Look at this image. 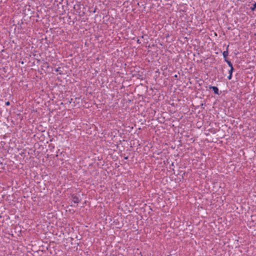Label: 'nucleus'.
<instances>
[{
    "mask_svg": "<svg viewBox=\"0 0 256 256\" xmlns=\"http://www.w3.org/2000/svg\"><path fill=\"white\" fill-rule=\"evenodd\" d=\"M209 88L212 89L214 90V94H220L218 88L216 86H210Z\"/></svg>",
    "mask_w": 256,
    "mask_h": 256,
    "instance_id": "nucleus-1",
    "label": "nucleus"
},
{
    "mask_svg": "<svg viewBox=\"0 0 256 256\" xmlns=\"http://www.w3.org/2000/svg\"><path fill=\"white\" fill-rule=\"evenodd\" d=\"M228 46H227L226 50L224 51L222 53L224 58V60H228L227 56H228Z\"/></svg>",
    "mask_w": 256,
    "mask_h": 256,
    "instance_id": "nucleus-2",
    "label": "nucleus"
},
{
    "mask_svg": "<svg viewBox=\"0 0 256 256\" xmlns=\"http://www.w3.org/2000/svg\"><path fill=\"white\" fill-rule=\"evenodd\" d=\"M72 201L74 202L76 204H78L80 200L77 197L74 196L72 198Z\"/></svg>",
    "mask_w": 256,
    "mask_h": 256,
    "instance_id": "nucleus-3",
    "label": "nucleus"
},
{
    "mask_svg": "<svg viewBox=\"0 0 256 256\" xmlns=\"http://www.w3.org/2000/svg\"><path fill=\"white\" fill-rule=\"evenodd\" d=\"M225 62H227V64H228V66L232 68V63L229 61L228 60H226Z\"/></svg>",
    "mask_w": 256,
    "mask_h": 256,
    "instance_id": "nucleus-4",
    "label": "nucleus"
},
{
    "mask_svg": "<svg viewBox=\"0 0 256 256\" xmlns=\"http://www.w3.org/2000/svg\"><path fill=\"white\" fill-rule=\"evenodd\" d=\"M256 8V2H255L253 4V6L252 7L250 8V10H251L252 11H254L255 10Z\"/></svg>",
    "mask_w": 256,
    "mask_h": 256,
    "instance_id": "nucleus-5",
    "label": "nucleus"
},
{
    "mask_svg": "<svg viewBox=\"0 0 256 256\" xmlns=\"http://www.w3.org/2000/svg\"><path fill=\"white\" fill-rule=\"evenodd\" d=\"M234 70V69L233 66H232V68H230V70L228 71L229 74L232 75Z\"/></svg>",
    "mask_w": 256,
    "mask_h": 256,
    "instance_id": "nucleus-6",
    "label": "nucleus"
},
{
    "mask_svg": "<svg viewBox=\"0 0 256 256\" xmlns=\"http://www.w3.org/2000/svg\"><path fill=\"white\" fill-rule=\"evenodd\" d=\"M232 75H230V74H229V76H228V78L230 80L232 79Z\"/></svg>",
    "mask_w": 256,
    "mask_h": 256,
    "instance_id": "nucleus-7",
    "label": "nucleus"
},
{
    "mask_svg": "<svg viewBox=\"0 0 256 256\" xmlns=\"http://www.w3.org/2000/svg\"><path fill=\"white\" fill-rule=\"evenodd\" d=\"M6 106H10V102L8 101L6 102Z\"/></svg>",
    "mask_w": 256,
    "mask_h": 256,
    "instance_id": "nucleus-8",
    "label": "nucleus"
},
{
    "mask_svg": "<svg viewBox=\"0 0 256 256\" xmlns=\"http://www.w3.org/2000/svg\"><path fill=\"white\" fill-rule=\"evenodd\" d=\"M137 42H138V44H141V42H140V40H138V39L137 40Z\"/></svg>",
    "mask_w": 256,
    "mask_h": 256,
    "instance_id": "nucleus-9",
    "label": "nucleus"
},
{
    "mask_svg": "<svg viewBox=\"0 0 256 256\" xmlns=\"http://www.w3.org/2000/svg\"><path fill=\"white\" fill-rule=\"evenodd\" d=\"M22 64H24V62H21Z\"/></svg>",
    "mask_w": 256,
    "mask_h": 256,
    "instance_id": "nucleus-10",
    "label": "nucleus"
}]
</instances>
